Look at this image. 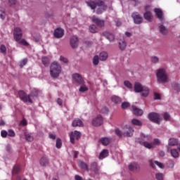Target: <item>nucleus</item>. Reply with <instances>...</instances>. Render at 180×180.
<instances>
[{
  "mask_svg": "<svg viewBox=\"0 0 180 180\" xmlns=\"http://www.w3.org/2000/svg\"><path fill=\"white\" fill-rule=\"evenodd\" d=\"M143 18L145 20H147V22H149V23H151L153 22V13H151V11H146L143 13Z\"/></svg>",
  "mask_w": 180,
  "mask_h": 180,
  "instance_id": "5701e85b",
  "label": "nucleus"
},
{
  "mask_svg": "<svg viewBox=\"0 0 180 180\" xmlns=\"http://www.w3.org/2000/svg\"><path fill=\"white\" fill-rule=\"evenodd\" d=\"M102 36L106 37L109 41H115V34L109 32H104L102 33Z\"/></svg>",
  "mask_w": 180,
  "mask_h": 180,
  "instance_id": "4be33fe9",
  "label": "nucleus"
},
{
  "mask_svg": "<svg viewBox=\"0 0 180 180\" xmlns=\"http://www.w3.org/2000/svg\"><path fill=\"white\" fill-rule=\"evenodd\" d=\"M60 61H63V63H65V64H68V59H67V58H65L64 56H60Z\"/></svg>",
  "mask_w": 180,
  "mask_h": 180,
  "instance_id": "052dcab7",
  "label": "nucleus"
},
{
  "mask_svg": "<svg viewBox=\"0 0 180 180\" xmlns=\"http://www.w3.org/2000/svg\"><path fill=\"white\" fill-rule=\"evenodd\" d=\"M109 155V150L104 149L103 151L101 152L99 155V160H103V158H106Z\"/></svg>",
  "mask_w": 180,
  "mask_h": 180,
  "instance_id": "cd10ccee",
  "label": "nucleus"
},
{
  "mask_svg": "<svg viewBox=\"0 0 180 180\" xmlns=\"http://www.w3.org/2000/svg\"><path fill=\"white\" fill-rule=\"evenodd\" d=\"M148 118L150 122L156 123L157 124H160L161 123V120H162L160 114L157 112H150L148 115Z\"/></svg>",
  "mask_w": 180,
  "mask_h": 180,
  "instance_id": "39448f33",
  "label": "nucleus"
},
{
  "mask_svg": "<svg viewBox=\"0 0 180 180\" xmlns=\"http://www.w3.org/2000/svg\"><path fill=\"white\" fill-rule=\"evenodd\" d=\"M163 117L166 121L171 120V115L168 112H165Z\"/></svg>",
  "mask_w": 180,
  "mask_h": 180,
  "instance_id": "603ef678",
  "label": "nucleus"
},
{
  "mask_svg": "<svg viewBox=\"0 0 180 180\" xmlns=\"http://www.w3.org/2000/svg\"><path fill=\"white\" fill-rule=\"evenodd\" d=\"M155 176L157 180H164V174L162 173H157Z\"/></svg>",
  "mask_w": 180,
  "mask_h": 180,
  "instance_id": "49530a36",
  "label": "nucleus"
},
{
  "mask_svg": "<svg viewBox=\"0 0 180 180\" xmlns=\"http://www.w3.org/2000/svg\"><path fill=\"white\" fill-rule=\"evenodd\" d=\"M174 146H178V139L175 138H170L169 139L167 147H174Z\"/></svg>",
  "mask_w": 180,
  "mask_h": 180,
  "instance_id": "393cba45",
  "label": "nucleus"
},
{
  "mask_svg": "<svg viewBox=\"0 0 180 180\" xmlns=\"http://www.w3.org/2000/svg\"><path fill=\"white\" fill-rule=\"evenodd\" d=\"M18 96L20 99L22 101V102H25V103L29 102V103H33V101H32V98H30V96L26 94V93L23 91H18Z\"/></svg>",
  "mask_w": 180,
  "mask_h": 180,
  "instance_id": "6e6552de",
  "label": "nucleus"
},
{
  "mask_svg": "<svg viewBox=\"0 0 180 180\" xmlns=\"http://www.w3.org/2000/svg\"><path fill=\"white\" fill-rule=\"evenodd\" d=\"M143 145L146 147V148H148L149 150H151V148H154V143H149L148 141H143Z\"/></svg>",
  "mask_w": 180,
  "mask_h": 180,
  "instance_id": "e433bc0d",
  "label": "nucleus"
},
{
  "mask_svg": "<svg viewBox=\"0 0 180 180\" xmlns=\"http://www.w3.org/2000/svg\"><path fill=\"white\" fill-rule=\"evenodd\" d=\"M18 172H20V166L19 165H17L13 167L12 173L13 175H15Z\"/></svg>",
  "mask_w": 180,
  "mask_h": 180,
  "instance_id": "58836bf2",
  "label": "nucleus"
},
{
  "mask_svg": "<svg viewBox=\"0 0 180 180\" xmlns=\"http://www.w3.org/2000/svg\"><path fill=\"white\" fill-rule=\"evenodd\" d=\"M70 43L72 49H77L78 44H79V39L77 36H72L70 37Z\"/></svg>",
  "mask_w": 180,
  "mask_h": 180,
  "instance_id": "ddd939ff",
  "label": "nucleus"
},
{
  "mask_svg": "<svg viewBox=\"0 0 180 180\" xmlns=\"http://www.w3.org/2000/svg\"><path fill=\"white\" fill-rule=\"evenodd\" d=\"M154 99H155V101L160 100V99H161V96H160V94H158V93H155V94H154Z\"/></svg>",
  "mask_w": 180,
  "mask_h": 180,
  "instance_id": "680f3d73",
  "label": "nucleus"
},
{
  "mask_svg": "<svg viewBox=\"0 0 180 180\" xmlns=\"http://www.w3.org/2000/svg\"><path fill=\"white\" fill-rule=\"evenodd\" d=\"M93 64L94 65H98L99 64V56L96 55L93 58Z\"/></svg>",
  "mask_w": 180,
  "mask_h": 180,
  "instance_id": "ea45409f",
  "label": "nucleus"
},
{
  "mask_svg": "<svg viewBox=\"0 0 180 180\" xmlns=\"http://www.w3.org/2000/svg\"><path fill=\"white\" fill-rule=\"evenodd\" d=\"M75 180H84V179L81 177V176H79V175H78V174H77V175L75 176Z\"/></svg>",
  "mask_w": 180,
  "mask_h": 180,
  "instance_id": "774afa93",
  "label": "nucleus"
},
{
  "mask_svg": "<svg viewBox=\"0 0 180 180\" xmlns=\"http://www.w3.org/2000/svg\"><path fill=\"white\" fill-rule=\"evenodd\" d=\"M110 99L112 103H115V105H120V103H122V98L117 96L114 95Z\"/></svg>",
  "mask_w": 180,
  "mask_h": 180,
  "instance_id": "b1692460",
  "label": "nucleus"
},
{
  "mask_svg": "<svg viewBox=\"0 0 180 180\" xmlns=\"http://www.w3.org/2000/svg\"><path fill=\"white\" fill-rule=\"evenodd\" d=\"M134 89V92L136 94L141 93V96H143V98H147L150 94V90L148 87L143 86L139 82L135 83Z\"/></svg>",
  "mask_w": 180,
  "mask_h": 180,
  "instance_id": "20e7f679",
  "label": "nucleus"
},
{
  "mask_svg": "<svg viewBox=\"0 0 180 180\" xmlns=\"http://www.w3.org/2000/svg\"><path fill=\"white\" fill-rule=\"evenodd\" d=\"M91 22H93V23H95L96 26H98V27H100L101 29L102 27H105V20H101L95 15L91 18Z\"/></svg>",
  "mask_w": 180,
  "mask_h": 180,
  "instance_id": "9b49d317",
  "label": "nucleus"
},
{
  "mask_svg": "<svg viewBox=\"0 0 180 180\" xmlns=\"http://www.w3.org/2000/svg\"><path fill=\"white\" fill-rule=\"evenodd\" d=\"M20 124H21V126H26V124H27V122L23 119L20 122Z\"/></svg>",
  "mask_w": 180,
  "mask_h": 180,
  "instance_id": "69168bd1",
  "label": "nucleus"
},
{
  "mask_svg": "<svg viewBox=\"0 0 180 180\" xmlns=\"http://www.w3.org/2000/svg\"><path fill=\"white\" fill-rule=\"evenodd\" d=\"M89 30L90 33H98V27L96 25L92 24L89 26Z\"/></svg>",
  "mask_w": 180,
  "mask_h": 180,
  "instance_id": "f704fd0d",
  "label": "nucleus"
},
{
  "mask_svg": "<svg viewBox=\"0 0 180 180\" xmlns=\"http://www.w3.org/2000/svg\"><path fill=\"white\" fill-rule=\"evenodd\" d=\"M172 87L174 88V91H177V92H180V84L174 83L172 84Z\"/></svg>",
  "mask_w": 180,
  "mask_h": 180,
  "instance_id": "a18cd8bd",
  "label": "nucleus"
},
{
  "mask_svg": "<svg viewBox=\"0 0 180 180\" xmlns=\"http://www.w3.org/2000/svg\"><path fill=\"white\" fill-rule=\"evenodd\" d=\"M122 109H127V108H130V103L129 102H123L121 105Z\"/></svg>",
  "mask_w": 180,
  "mask_h": 180,
  "instance_id": "37998d69",
  "label": "nucleus"
},
{
  "mask_svg": "<svg viewBox=\"0 0 180 180\" xmlns=\"http://www.w3.org/2000/svg\"><path fill=\"white\" fill-rule=\"evenodd\" d=\"M0 18L4 20L5 19V11L4 10H0Z\"/></svg>",
  "mask_w": 180,
  "mask_h": 180,
  "instance_id": "13d9d810",
  "label": "nucleus"
},
{
  "mask_svg": "<svg viewBox=\"0 0 180 180\" xmlns=\"http://www.w3.org/2000/svg\"><path fill=\"white\" fill-rule=\"evenodd\" d=\"M86 4L92 11H95L98 7L96 11L97 15H102L108 9L105 0H89L86 1Z\"/></svg>",
  "mask_w": 180,
  "mask_h": 180,
  "instance_id": "f257e3e1",
  "label": "nucleus"
},
{
  "mask_svg": "<svg viewBox=\"0 0 180 180\" xmlns=\"http://www.w3.org/2000/svg\"><path fill=\"white\" fill-rule=\"evenodd\" d=\"M26 141H33L34 138L30 134H25Z\"/></svg>",
  "mask_w": 180,
  "mask_h": 180,
  "instance_id": "a19ab883",
  "label": "nucleus"
},
{
  "mask_svg": "<svg viewBox=\"0 0 180 180\" xmlns=\"http://www.w3.org/2000/svg\"><path fill=\"white\" fill-rule=\"evenodd\" d=\"M8 2H9L11 6L16 5V0H8Z\"/></svg>",
  "mask_w": 180,
  "mask_h": 180,
  "instance_id": "338daca9",
  "label": "nucleus"
},
{
  "mask_svg": "<svg viewBox=\"0 0 180 180\" xmlns=\"http://www.w3.org/2000/svg\"><path fill=\"white\" fill-rule=\"evenodd\" d=\"M13 36H14V40H15V41H19L23 36V32H22V29H20V27H15L14 29Z\"/></svg>",
  "mask_w": 180,
  "mask_h": 180,
  "instance_id": "1a4fd4ad",
  "label": "nucleus"
},
{
  "mask_svg": "<svg viewBox=\"0 0 180 180\" xmlns=\"http://www.w3.org/2000/svg\"><path fill=\"white\" fill-rule=\"evenodd\" d=\"M103 123V117H102V116H101L100 115H98L96 118L93 119L92 120V124L96 127L102 126Z\"/></svg>",
  "mask_w": 180,
  "mask_h": 180,
  "instance_id": "4468645a",
  "label": "nucleus"
},
{
  "mask_svg": "<svg viewBox=\"0 0 180 180\" xmlns=\"http://www.w3.org/2000/svg\"><path fill=\"white\" fill-rule=\"evenodd\" d=\"M167 153H170L172 157L173 158H179V152H178V150L175 148H169V146H167Z\"/></svg>",
  "mask_w": 180,
  "mask_h": 180,
  "instance_id": "6ab92c4d",
  "label": "nucleus"
},
{
  "mask_svg": "<svg viewBox=\"0 0 180 180\" xmlns=\"http://www.w3.org/2000/svg\"><path fill=\"white\" fill-rule=\"evenodd\" d=\"M126 40H124V39L119 41V48L120 50H126Z\"/></svg>",
  "mask_w": 180,
  "mask_h": 180,
  "instance_id": "473e14b6",
  "label": "nucleus"
},
{
  "mask_svg": "<svg viewBox=\"0 0 180 180\" xmlns=\"http://www.w3.org/2000/svg\"><path fill=\"white\" fill-rule=\"evenodd\" d=\"M42 64L44 65L45 67H49V64H50V60L47 56H44L41 58Z\"/></svg>",
  "mask_w": 180,
  "mask_h": 180,
  "instance_id": "4c0bfd02",
  "label": "nucleus"
},
{
  "mask_svg": "<svg viewBox=\"0 0 180 180\" xmlns=\"http://www.w3.org/2000/svg\"><path fill=\"white\" fill-rule=\"evenodd\" d=\"M79 165L82 169H84V171H89V168L88 167V164H86L85 162L80 160L79 162Z\"/></svg>",
  "mask_w": 180,
  "mask_h": 180,
  "instance_id": "c756f323",
  "label": "nucleus"
},
{
  "mask_svg": "<svg viewBox=\"0 0 180 180\" xmlns=\"http://www.w3.org/2000/svg\"><path fill=\"white\" fill-rule=\"evenodd\" d=\"M39 94H41V91L37 89H33L29 96L30 98V96H32V98H37V96H39Z\"/></svg>",
  "mask_w": 180,
  "mask_h": 180,
  "instance_id": "bb28decb",
  "label": "nucleus"
},
{
  "mask_svg": "<svg viewBox=\"0 0 180 180\" xmlns=\"http://www.w3.org/2000/svg\"><path fill=\"white\" fill-rule=\"evenodd\" d=\"M53 36L56 39H61L64 36V29L58 27L53 32Z\"/></svg>",
  "mask_w": 180,
  "mask_h": 180,
  "instance_id": "2eb2a0df",
  "label": "nucleus"
},
{
  "mask_svg": "<svg viewBox=\"0 0 180 180\" xmlns=\"http://www.w3.org/2000/svg\"><path fill=\"white\" fill-rule=\"evenodd\" d=\"M61 74V65L58 62H53L50 66V75L52 78L56 79L60 77Z\"/></svg>",
  "mask_w": 180,
  "mask_h": 180,
  "instance_id": "f03ea898",
  "label": "nucleus"
},
{
  "mask_svg": "<svg viewBox=\"0 0 180 180\" xmlns=\"http://www.w3.org/2000/svg\"><path fill=\"white\" fill-rule=\"evenodd\" d=\"M115 133L118 137H122L123 136V134H122V131H120V129H115Z\"/></svg>",
  "mask_w": 180,
  "mask_h": 180,
  "instance_id": "6e6d98bb",
  "label": "nucleus"
},
{
  "mask_svg": "<svg viewBox=\"0 0 180 180\" xmlns=\"http://www.w3.org/2000/svg\"><path fill=\"white\" fill-rule=\"evenodd\" d=\"M131 16L135 25H141V23L144 22V19L143 18V16H141L139 12L132 13Z\"/></svg>",
  "mask_w": 180,
  "mask_h": 180,
  "instance_id": "423d86ee",
  "label": "nucleus"
},
{
  "mask_svg": "<svg viewBox=\"0 0 180 180\" xmlns=\"http://www.w3.org/2000/svg\"><path fill=\"white\" fill-rule=\"evenodd\" d=\"M56 147L58 148H61V146H63V143L61 142V139L60 138H58L56 139Z\"/></svg>",
  "mask_w": 180,
  "mask_h": 180,
  "instance_id": "de8ad7c7",
  "label": "nucleus"
},
{
  "mask_svg": "<svg viewBox=\"0 0 180 180\" xmlns=\"http://www.w3.org/2000/svg\"><path fill=\"white\" fill-rule=\"evenodd\" d=\"M70 143H72V144H75V139L76 140H79V139H81V132L78 131H71L70 134Z\"/></svg>",
  "mask_w": 180,
  "mask_h": 180,
  "instance_id": "9d476101",
  "label": "nucleus"
},
{
  "mask_svg": "<svg viewBox=\"0 0 180 180\" xmlns=\"http://www.w3.org/2000/svg\"><path fill=\"white\" fill-rule=\"evenodd\" d=\"M82 85L81 87L79 89V92H86L88 91V88L85 84H80Z\"/></svg>",
  "mask_w": 180,
  "mask_h": 180,
  "instance_id": "79ce46f5",
  "label": "nucleus"
},
{
  "mask_svg": "<svg viewBox=\"0 0 180 180\" xmlns=\"http://www.w3.org/2000/svg\"><path fill=\"white\" fill-rule=\"evenodd\" d=\"M72 79L79 85H84V84H85V81L84 80V78H82V76L78 73L73 74Z\"/></svg>",
  "mask_w": 180,
  "mask_h": 180,
  "instance_id": "f8f14e48",
  "label": "nucleus"
},
{
  "mask_svg": "<svg viewBox=\"0 0 180 180\" xmlns=\"http://www.w3.org/2000/svg\"><path fill=\"white\" fill-rule=\"evenodd\" d=\"M40 164L42 167H46V165H49V159L46 157H42L40 160Z\"/></svg>",
  "mask_w": 180,
  "mask_h": 180,
  "instance_id": "72a5a7b5",
  "label": "nucleus"
},
{
  "mask_svg": "<svg viewBox=\"0 0 180 180\" xmlns=\"http://www.w3.org/2000/svg\"><path fill=\"white\" fill-rule=\"evenodd\" d=\"M150 162V166L152 168H155V165H158V167H159V168H161L162 169H164V168H165V165H164V163L162 162H160L158 161H153V160H149ZM155 164V165H154Z\"/></svg>",
  "mask_w": 180,
  "mask_h": 180,
  "instance_id": "aec40b11",
  "label": "nucleus"
},
{
  "mask_svg": "<svg viewBox=\"0 0 180 180\" xmlns=\"http://www.w3.org/2000/svg\"><path fill=\"white\" fill-rule=\"evenodd\" d=\"M1 137H3L4 139H6V137H8V131H5V130H2L1 131Z\"/></svg>",
  "mask_w": 180,
  "mask_h": 180,
  "instance_id": "4d7b16f0",
  "label": "nucleus"
},
{
  "mask_svg": "<svg viewBox=\"0 0 180 180\" xmlns=\"http://www.w3.org/2000/svg\"><path fill=\"white\" fill-rule=\"evenodd\" d=\"M157 81L159 84H167L168 82V73L165 69L160 68L156 72Z\"/></svg>",
  "mask_w": 180,
  "mask_h": 180,
  "instance_id": "7ed1b4c3",
  "label": "nucleus"
},
{
  "mask_svg": "<svg viewBox=\"0 0 180 180\" xmlns=\"http://www.w3.org/2000/svg\"><path fill=\"white\" fill-rule=\"evenodd\" d=\"M101 112L103 113H108V112H109V108H108L107 107H103L101 110Z\"/></svg>",
  "mask_w": 180,
  "mask_h": 180,
  "instance_id": "0e129e2a",
  "label": "nucleus"
},
{
  "mask_svg": "<svg viewBox=\"0 0 180 180\" xmlns=\"http://www.w3.org/2000/svg\"><path fill=\"white\" fill-rule=\"evenodd\" d=\"M90 169L91 171H94L95 174H98V172L99 171V167H98V163L96 162H93L90 165Z\"/></svg>",
  "mask_w": 180,
  "mask_h": 180,
  "instance_id": "a878e982",
  "label": "nucleus"
},
{
  "mask_svg": "<svg viewBox=\"0 0 180 180\" xmlns=\"http://www.w3.org/2000/svg\"><path fill=\"white\" fill-rule=\"evenodd\" d=\"M131 123L134 124V126H143V122L140 120L132 119Z\"/></svg>",
  "mask_w": 180,
  "mask_h": 180,
  "instance_id": "c9c22d12",
  "label": "nucleus"
},
{
  "mask_svg": "<svg viewBox=\"0 0 180 180\" xmlns=\"http://www.w3.org/2000/svg\"><path fill=\"white\" fill-rule=\"evenodd\" d=\"M26 64H27V58L23 59V60L20 63V67L21 68H22L23 67H25V65H26Z\"/></svg>",
  "mask_w": 180,
  "mask_h": 180,
  "instance_id": "8fccbe9b",
  "label": "nucleus"
},
{
  "mask_svg": "<svg viewBox=\"0 0 180 180\" xmlns=\"http://www.w3.org/2000/svg\"><path fill=\"white\" fill-rule=\"evenodd\" d=\"M115 23L117 27H120V26H122V21L119 19L115 20Z\"/></svg>",
  "mask_w": 180,
  "mask_h": 180,
  "instance_id": "bf43d9fd",
  "label": "nucleus"
},
{
  "mask_svg": "<svg viewBox=\"0 0 180 180\" xmlns=\"http://www.w3.org/2000/svg\"><path fill=\"white\" fill-rule=\"evenodd\" d=\"M122 136L124 137H131L133 136V133H134V129L130 125H125L123 127Z\"/></svg>",
  "mask_w": 180,
  "mask_h": 180,
  "instance_id": "0eeeda50",
  "label": "nucleus"
},
{
  "mask_svg": "<svg viewBox=\"0 0 180 180\" xmlns=\"http://www.w3.org/2000/svg\"><path fill=\"white\" fill-rule=\"evenodd\" d=\"M0 51L3 54H6V46H5V45H1Z\"/></svg>",
  "mask_w": 180,
  "mask_h": 180,
  "instance_id": "3c124183",
  "label": "nucleus"
},
{
  "mask_svg": "<svg viewBox=\"0 0 180 180\" xmlns=\"http://www.w3.org/2000/svg\"><path fill=\"white\" fill-rule=\"evenodd\" d=\"M159 30L160 33L164 36L167 35V34L168 33V28H167V27L164 25H161L160 26H159Z\"/></svg>",
  "mask_w": 180,
  "mask_h": 180,
  "instance_id": "c85d7f7f",
  "label": "nucleus"
},
{
  "mask_svg": "<svg viewBox=\"0 0 180 180\" xmlns=\"http://www.w3.org/2000/svg\"><path fill=\"white\" fill-rule=\"evenodd\" d=\"M17 43H19V44H22V46H29V43L25 40V39H21L19 41H17Z\"/></svg>",
  "mask_w": 180,
  "mask_h": 180,
  "instance_id": "c03bdc74",
  "label": "nucleus"
},
{
  "mask_svg": "<svg viewBox=\"0 0 180 180\" xmlns=\"http://www.w3.org/2000/svg\"><path fill=\"white\" fill-rule=\"evenodd\" d=\"M154 12L156 15V17L160 22H165V20L164 19V12H162V10L161 8H154Z\"/></svg>",
  "mask_w": 180,
  "mask_h": 180,
  "instance_id": "dca6fc26",
  "label": "nucleus"
},
{
  "mask_svg": "<svg viewBox=\"0 0 180 180\" xmlns=\"http://www.w3.org/2000/svg\"><path fill=\"white\" fill-rule=\"evenodd\" d=\"M100 61H106L108 60V53L101 52L98 57Z\"/></svg>",
  "mask_w": 180,
  "mask_h": 180,
  "instance_id": "7c9ffc66",
  "label": "nucleus"
},
{
  "mask_svg": "<svg viewBox=\"0 0 180 180\" xmlns=\"http://www.w3.org/2000/svg\"><path fill=\"white\" fill-rule=\"evenodd\" d=\"M99 142L103 144V146H108V144L110 143V139L109 138H102L99 140Z\"/></svg>",
  "mask_w": 180,
  "mask_h": 180,
  "instance_id": "2f4dec72",
  "label": "nucleus"
},
{
  "mask_svg": "<svg viewBox=\"0 0 180 180\" xmlns=\"http://www.w3.org/2000/svg\"><path fill=\"white\" fill-rule=\"evenodd\" d=\"M153 144V146H154V144H156V146H160V144H161V142L160 141V139H155Z\"/></svg>",
  "mask_w": 180,
  "mask_h": 180,
  "instance_id": "e2e57ef3",
  "label": "nucleus"
},
{
  "mask_svg": "<svg viewBox=\"0 0 180 180\" xmlns=\"http://www.w3.org/2000/svg\"><path fill=\"white\" fill-rule=\"evenodd\" d=\"M124 84L127 88H129V89H131L133 88V84H131L129 81H124Z\"/></svg>",
  "mask_w": 180,
  "mask_h": 180,
  "instance_id": "09e8293b",
  "label": "nucleus"
},
{
  "mask_svg": "<svg viewBox=\"0 0 180 180\" xmlns=\"http://www.w3.org/2000/svg\"><path fill=\"white\" fill-rule=\"evenodd\" d=\"M151 61H152V63H153V64H157V63H158V61H160V59L157 56H153L151 58Z\"/></svg>",
  "mask_w": 180,
  "mask_h": 180,
  "instance_id": "864d4df0",
  "label": "nucleus"
},
{
  "mask_svg": "<svg viewBox=\"0 0 180 180\" xmlns=\"http://www.w3.org/2000/svg\"><path fill=\"white\" fill-rule=\"evenodd\" d=\"M72 126V127H84V122L81 119L76 118L73 120Z\"/></svg>",
  "mask_w": 180,
  "mask_h": 180,
  "instance_id": "412c9836",
  "label": "nucleus"
},
{
  "mask_svg": "<svg viewBox=\"0 0 180 180\" xmlns=\"http://www.w3.org/2000/svg\"><path fill=\"white\" fill-rule=\"evenodd\" d=\"M8 133V136H9V137H15V131L12 129H9Z\"/></svg>",
  "mask_w": 180,
  "mask_h": 180,
  "instance_id": "5fc2aeb1",
  "label": "nucleus"
},
{
  "mask_svg": "<svg viewBox=\"0 0 180 180\" xmlns=\"http://www.w3.org/2000/svg\"><path fill=\"white\" fill-rule=\"evenodd\" d=\"M132 112L135 116H143L144 112L143 110L137 108L136 105H132Z\"/></svg>",
  "mask_w": 180,
  "mask_h": 180,
  "instance_id": "a211bd4d",
  "label": "nucleus"
},
{
  "mask_svg": "<svg viewBox=\"0 0 180 180\" xmlns=\"http://www.w3.org/2000/svg\"><path fill=\"white\" fill-rule=\"evenodd\" d=\"M128 168L129 171H134L135 172H139L141 167L139 164L136 162H132L129 165Z\"/></svg>",
  "mask_w": 180,
  "mask_h": 180,
  "instance_id": "f3484780",
  "label": "nucleus"
}]
</instances>
